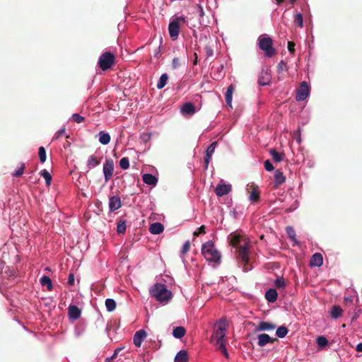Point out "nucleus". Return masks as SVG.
<instances>
[{"instance_id":"f257e3e1","label":"nucleus","mask_w":362,"mask_h":362,"mask_svg":"<svg viewBox=\"0 0 362 362\" xmlns=\"http://www.w3.org/2000/svg\"><path fill=\"white\" fill-rule=\"evenodd\" d=\"M218 328L212 334L211 340L216 341L217 349L223 353V354L228 358V353L226 347V332L227 328V322L225 319H221L217 322Z\"/></svg>"},{"instance_id":"f03ea898","label":"nucleus","mask_w":362,"mask_h":362,"mask_svg":"<svg viewBox=\"0 0 362 362\" xmlns=\"http://www.w3.org/2000/svg\"><path fill=\"white\" fill-rule=\"evenodd\" d=\"M202 254L208 262L219 263L221 261V255L212 240H209L202 245Z\"/></svg>"},{"instance_id":"7ed1b4c3","label":"nucleus","mask_w":362,"mask_h":362,"mask_svg":"<svg viewBox=\"0 0 362 362\" xmlns=\"http://www.w3.org/2000/svg\"><path fill=\"white\" fill-rule=\"evenodd\" d=\"M250 243H243V245L236 249V259L238 264L243 267L244 271L247 272L252 269L250 263Z\"/></svg>"},{"instance_id":"20e7f679","label":"nucleus","mask_w":362,"mask_h":362,"mask_svg":"<svg viewBox=\"0 0 362 362\" xmlns=\"http://www.w3.org/2000/svg\"><path fill=\"white\" fill-rule=\"evenodd\" d=\"M150 293L158 301L167 302L172 298V293L165 284L156 283L150 289Z\"/></svg>"},{"instance_id":"39448f33","label":"nucleus","mask_w":362,"mask_h":362,"mask_svg":"<svg viewBox=\"0 0 362 362\" xmlns=\"http://www.w3.org/2000/svg\"><path fill=\"white\" fill-rule=\"evenodd\" d=\"M257 42L259 49L264 52L267 57L272 58L277 54L273 45V40L267 34L261 35Z\"/></svg>"},{"instance_id":"423d86ee","label":"nucleus","mask_w":362,"mask_h":362,"mask_svg":"<svg viewBox=\"0 0 362 362\" xmlns=\"http://www.w3.org/2000/svg\"><path fill=\"white\" fill-rule=\"evenodd\" d=\"M115 63V56L112 52H103L98 59V66L102 71H105L110 69Z\"/></svg>"},{"instance_id":"0eeeda50","label":"nucleus","mask_w":362,"mask_h":362,"mask_svg":"<svg viewBox=\"0 0 362 362\" xmlns=\"http://www.w3.org/2000/svg\"><path fill=\"white\" fill-rule=\"evenodd\" d=\"M185 23V18L182 16L177 17L171 21L168 25V32L170 38L176 40L180 34L181 25Z\"/></svg>"},{"instance_id":"6e6552de","label":"nucleus","mask_w":362,"mask_h":362,"mask_svg":"<svg viewBox=\"0 0 362 362\" xmlns=\"http://www.w3.org/2000/svg\"><path fill=\"white\" fill-rule=\"evenodd\" d=\"M103 171L105 181H109L112 178L114 172V162L111 158L106 159L103 164Z\"/></svg>"},{"instance_id":"1a4fd4ad","label":"nucleus","mask_w":362,"mask_h":362,"mask_svg":"<svg viewBox=\"0 0 362 362\" xmlns=\"http://www.w3.org/2000/svg\"><path fill=\"white\" fill-rule=\"evenodd\" d=\"M247 192L249 194V200L252 203H258L260 201V191L259 187L252 184L248 185Z\"/></svg>"},{"instance_id":"9d476101","label":"nucleus","mask_w":362,"mask_h":362,"mask_svg":"<svg viewBox=\"0 0 362 362\" xmlns=\"http://www.w3.org/2000/svg\"><path fill=\"white\" fill-rule=\"evenodd\" d=\"M230 243L235 249L241 247L243 243H250V241L247 238L243 235L238 234H230L229 235Z\"/></svg>"},{"instance_id":"9b49d317","label":"nucleus","mask_w":362,"mask_h":362,"mask_svg":"<svg viewBox=\"0 0 362 362\" xmlns=\"http://www.w3.org/2000/svg\"><path fill=\"white\" fill-rule=\"evenodd\" d=\"M272 78L271 70L269 68H263L259 74L258 83L260 86L269 84Z\"/></svg>"},{"instance_id":"f8f14e48","label":"nucleus","mask_w":362,"mask_h":362,"mask_svg":"<svg viewBox=\"0 0 362 362\" xmlns=\"http://www.w3.org/2000/svg\"><path fill=\"white\" fill-rule=\"evenodd\" d=\"M309 93V88L305 81L300 83V88L297 90L296 99L297 101H303L306 99Z\"/></svg>"},{"instance_id":"ddd939ff","label":"nucleus","mask_w":362,"mask_h":362,"mask_svg":"<svg viewBox=\"0 0 362 362\" xmlns=\"http://www.w3.org/2000/svg\"><path fill=\"white\" fill-rule=\"evenodd\" d=\"M146 337V331L144 329H139V331L136 332V333L134 335V337H133L134 344L136 347H140L142 341L144 340V339Z\"/></svg>"},{"instance_id":"4468645a","label":"nucleus","mask_w":362,"mask_h":362,"mask_svg":"<svg viewBox=\"0 0 362 362\" xmlns=\"http://www.w3.org/2000/svg\"><path fill=\"white\" fill-rule=\"evenodd\" d=\"M217 146V141L212 142L206 151V156L204 158L205 168H208V165L211 160V156L214 152V150Z\"/></svg>"},{"instance_id":"2eb2a0df","label":"nucleus","mask_w":362,"mask_h":362,"mask_svg":"<svg viewBox=\"0 0 362 362\" xmlns=\"http://www.w3.org/2000/svg\"><path fill=\"white\" fill-rule=\"evenodd\" d=\"M231 185L226 184L218 185L216 187L215 192L218 197H223L228 194L231 191Z\"/></svg>"},{"instance_id":"dca6fc26","label":"nucleus","mask_w":362,"mask_h":362,"mask_svg":"<svg viewBox=\"0 0 362 362\" xmlns=\"http://www.w3.org/2000/svg\"><path fill=\"white\" fill-rule=\"evenodd\" d=\"M122 206L121 199L117 196H113L109 200V209L110 211H115Z\"/></svg>"},{"instance_id":"f3484780","label":"nucleus","mask_w":362,"mask_h":362,"mask_svg":"<svg viewBox=\"0 0 362 362\" xmlns=\"http://www.w3.org/2000/svg\"><path fill=\"white\" fill-rule=\"evenodd\" d=\"M258 339V345L259 346H264L268 343H274L275 341H276V339H272L271 338L268 334H261L257 336Z\"/></svg>"},{"instance_id":"a211bd4d","label":"nucleus","mask_w":362,"mask_h":362,"mask_svg":"<svg viewBox=\"0 0 362 362\" xmlns=\"http://www.w3.org/2000/svg\"><path fill=\"white\" fill-rule=\"evenodd\" d=\"M181 112L183 115H192L195 113L196 110L192 103H186L181 107Z\"/></svg>"},{"instance_id":"6ab92c4d","label":"nucleus","mask_w":362,"mask_h":362,"mask_svg":"<svg viewBox=\"0 0 362 362\" xmlns=\"http://www.w3.org/2000/svg\"><path fill=\"white\" fill-rule=\"evenodd\" d=\"M323 264V257L320 253H315L310 260V265L313 267H320Z\"/></svg>"},{"instance_id":"aec40b11","label":"nucleus","mask_w":362,"mask_h":362,"mask_svg":"<svg viewBox=\"0 0 362 362\" xmlns=\"http://www.w3.org/2000/svg\"><path fill=\"white\" fill-rule=\"evenodd\" d=\"M81 310L76 305H71L69 307V316L72 320H77L81 316Z\"/></svg>"},{"instance_id":"412c9836","label":"nucleus","mask_w":362,"mask_h":362,"mask_svg":"<svg viewBox=\"0 0 362 362\" xmlns=\"http://www.w3.org/2000/svg\"><path fill=\"white\" fill-rule=\"evenodd\" d=\"M142 180L144 183L155 186L158 182V179L152 174L146 173L142 175Z\"/></svg>"},{"instance_id":"4be33fe9","label":"nucleus","mask_w":362,"mask_h":362,"mask_svg":"<svg viewBox=\"0 0 362 362\" xmlns=\"http://www.w3.org/2000/svg\"><path fill=\"white\" fill-rule=\"evenodd\" d=\"M164 230L163 225L159 222H156L150 226L149 231L151 233L158 235L161 233Z\"/></svg>"},{"instance_id":"5701e85b","label":"nucleus","mask_w":362,"mask_h":362,"mask_svg":"<svg viewBox=\"0 0 362 362\" xmlns=\"http://www.w3.org/2000/svg\"><path fill=\"white\" fill-rule=\"evenodd\" d=\"M102 158H98L95 155L90 156L87 160V167L89 169L93 168L100 165Z\"/></svg>"},{"instance_id":"b1692460","label":"nucleus","mask_w":362,"mask_h":362,"mask_svg":"<svg viewBox=\"0 0 362 362\" xmlns=\"http://www.w3.org/2000/svg\"><path fill=\"white\" fill-rule=\"evenodd\" d=\"M276 328V325L269 322H260L258 325L257 330L258 331H270L274 330Z\"/></svg>"},{"instance_id":"393cba45","label":"nucleus","mask_w":362,"mask_h":362,"mask_svg":"<svg viewBox=\"0 0 362 362\" xmlns=\"http://www.w3.org/2000/svg\"><path fill=\"white\" fill-rule=\"evenodd\" d=\"M286 181V177L284 175L283 173L276 170L274 173V184L276 187H278L282 185Z\"/></svg>"},{"instance_id":"a878e982","label":"nucleus","mask_w":362,"mask_h":362,"mask_svg":"<svg viewBox=\"0 0 362 362\" xmlns=\"http://www.w3.org/2000/svg\"><path fill=\"white\" fill-rule=\"evenodd\" d=\"M278 294L274 288H269L265 293V298L269 303H274L277 300Z\"/></svg>"},{"instance_id":"bb28decb","label":"nucleus","mask_w":362,"mask_h":362,"mask_svg":"<svg viewBox=\"0 0 362 362\" xmlns=\"http://www.w3.org/2000/svg\"><path fill=\"white\" fill-rule=\"evenodd\" d=\"M269 153L272 156V159L277 163L282 161L285 157V154L284 153H279L275 148L270 149Z\"/></svg>"},{"instance_id":"cd10ccee","label":"nucleus","mask_w":362,"mask_h":362,"mask_svg":"<svg viewBox=\"0 0 362 362\" xmlns=\"http://www.w3.org/2000/svg\"><path fill=\"white\" fill-rule=\"evenodd\" d=\"M188 355L185 350L180 351L175 356L174 362H187Z\"/></svg>"},{"instance_id":"c85d7f7f","label":"nucleus","mask_w":362,"mask_h":362,"mask_svg":"<svg viewBox=\"0 0 362 362\" xmlns=\"http://www.w3.org/2000/svg\"><path fill=\"white\" fill-rule=\"evenodd\" d=\"M234 90V88L233 85H230L228 88L227 91L226 93V104L232 107V95Z\"/></svg>"},{"instance_id":"c756f323","label":"nucleus","mask_w":362,"mask_h":362,"mask_svg":"<svg viewBox=\"0 0 362 362\" xmlns=\"http://www.w3.org/2000/svg\"><path fill=\"white\" fill-rule=\"evenodd\" d=\"M343 310L339 305H334L330 311V315L334 319H337L342 315Z\"/></svg>"},{"instance_id":"7c9ffc66","label":"nucleus","mask_w":362,"mask_h":362,"mask_svg":"<svg viewBox=\"0 0 362 362\" xmlns=\"http://www.w3.org/2000/svg\"><path fill=\"white\" fill-rule=\"evenodd\" d=\"M186 330L183 327H176L173 331V335L177 339H181L185 336Z\"/></svg>"},{"instance_id":"2f4dec72","label":"nucleus","mask_w":362,"mask_h":362,"mask_svg":"<svg viewBox=\"0 0 362 362\" xmlns=\"http://www.w3.org/2000/svg\"><path fill=\"white\" fill-rule=\"evenodd\" d=\"M99 136V141L103 144L107 145L110 141V136L108 133H105L103 131L100 132L98 134Z\"/></svg>"},{"instance_id":"473e14b6","label":"nucleus","mask_w":362,"mask_h":362,"mask_svg":"<svg viewBox=\"0 0 362 362\" xmlns=\"http://www.w3.org/2000/svg\"><path fill=\"white\" fill-rule=\"evenodd\" d=\"M40 284L42 286H46L48 291H51L52 289V280L47 276H43L40 279Z\"/></svg>"},{"instance_id":"72a5a7b5","label":"nucleus","mask_w":362,"mask_h":362,"mask_svg":"<svg viewBox=\"0 0 362 362\" xmlns=\"http://www.w3.org/2000/svg\"><path fill=\"white\" fill-rule=\"evenodd\" d=\"M168 80V76L167 74H163L160 78H159V81H158L157 83V85H156V87L158 89H161L163 88L167 83V81Z\"/></svg>"},{"instance_id":"f704fd0d","label":"nucleus","mask_w":362,"mask_h":362,"mask_svg":"<svg viewBox=\"0 0 362 362\" xmlns=\"http://www.w3.org/2000/svg\"><path fill=\"white\" fill-rule=\"evenodd\" d=\"M126 231V221L119 220L117 224V232L118 234H124Z\"/></svg>"},{"instance_id":"c9c22d12","label":"nucleus","mask_w":362,"mask_h":362,"mask_svg":"<svg viewBox=\"0 0 362 362\" xmlns=\"http://www.w3.org/2000/svg\"><path fill=\"white\" fill-rule=\"evenodd\" d=\"M288 332V329L285 326H281L277 328L276 334L279 338H284Z\"/></svg>"},{"instance_id":"e433bc0d","label":"nucleus","mask_w":362,"mask_h":362,"mask_svg":"<svg viewBox=\"0 0 362 362\" xmlns=\"http://www.w3.org/2000/svg\"><path fill=\"white\" fill-rule=\"evenodd\" d=\"M40 175L45 178L46 185L49 186L52 181V176L50 173L47 170L44 169L40 171Z\"/></svg>"},{"instance_id":"4c0bfd02","label":"nucleus","mask_w":362,"mask_h":362,"mask_svg":"<svg viewBox=\"0 0 362 362\" xmlns=\"http://www.w3.org/2000/svg\"><path fill=\"white\" fill-rule=\"evenodd\" d=\"M105 306L109 312H112L116 308V302L111 298H107L105 300Z\"/></svg>"},{"instance_id":"58836bf2","label":"nucleus","mask_w":362,"mask_h":362,"mask_svg":"<svg viewBox=\"0 0 362 362\" xmlns=\"http://www.w3.org/2000/svg\"><path fill=\"white\" fill-rule=\"evenodd\" d=\"M317 344L319 348H324L328 344V340L324 336H320L316 339Z\"/></svg>"},{"instance_id":"ea45409f","label":"nucleus","mask_w":362,"mask_h":362,"mask_svg":"<svg viewBox=\"0 0 362 362\" xmlns=\"http://www.w3.org/2000/svg\"><path fill=\"white\" fill-rule=\"evenodd\" d=\"M286 233L288 236L296 243L298 244V242L296 239V232L292 227L286 228Z\"/></svg>"},{"instance_id":"a19ab883","label":"nucleus","mask_w":362,"mask_h":362,"mask_svg":"<svg viewBox=\"0 0 362 362\" xmlns=\"http://www.w3.org/2000/svg\"><path fill=\"white\" fill-rule=\"evenodd\" d=\"M294 23L298 27L303 26V18L301 13H298L295 15Z\"/></svg>"},{"instance_id":"79ce46f5","label":"nucleus","mask_w":362,"mask_h":362,"mask_svg":"<svg viewBox=\"0 0 362 362\" xmlns=\"http://www.w3.org/2000/svg\"><path fill=\"white\" fill-rule=\"evenodd\" d=\"M119 166L122 169L126 170L129 168V160L127 157H124L119 160Z\"/></svg>"},{"instance_id":"37998d69","label":"nucleus","mask_w":362,"mask_h":362,"mask_svg":"<svg viewBox=\"0 0 362 362\" xmlns=\"http://www.w3.org/2000/svg\"><path fill=\"white\" fill-rule=\"evenodd\" d=\"M39 158L41 163H45L46 160V151L43 146L39 148Z\"/></svg>"},{"instance_id":"c03bdc74","label":"nucleus","mask_w":362,"mask_h":362,"mask_svg":"<svg viewBox=\"0 0 362 362\" xmlns=\"http://www.w3.org/2000/svg\"><path fill=\"white\" fill-rule=\"evenodd\" d=\"M274 284L278 288H283L286 285V281L283 277L277 278Z\"/></svg>"},{"instance_id":"a18cd8bd","label":"nucleus","mask_w":362,"mask_h":362,"mask_svg":"<svg viewBox=\"0 0 362 362\" xmlns=\"http://www.w3.org/2000/svg\"><path fill=\"white\" fill-rule=\"evenodd\" d=\"M287 70V65H286V63L285 62H284L283 60H281L278 66H277V72L278 73H281L283 72L284 71H286Z\"/></svg>"},{"instance_id":"49530a36","label":"nucleus","mask_w":362,"mask_h":362,"mask_svg":"<svg viewBox=\"0 0 362 362\" xmlns=\"http://www.w3.org/2000/svg\"><path fill=\"white\" fill-rule=\"evenodd\" d=\"M25 168V165L24 163H21L19 169L18 170H16L13 174V175L16 177H21L23 174Z\"/></svg>"},{"instance_id":"de8ad7c7","label":"nucleus","mask_w":362,"mask_h":362,"mask_svg":"<svg viewBox=\"0 0 362 362\" xmlns=\"http://www.w3.org/2000/svg\"><path fill=\"white\" fill-rule=\"evenodd\" d=\"M190 249V242L189 240L186 241L185 244L183 245L182 250H181V254L185 255L187 254Z\"/></svg>"},{"instance_id":"09e8293b","label":"nucleus","mask_w":362,"mask_h":362,"mask_svg":"<svg viewBox=\"0 0 362 362\" xmlns=\"http://www.w3.org/2000/svg\"><path fill=\"white\" fill-rule=\"evenodd\" d=\"M72 119L76 123H81L84 121V117L77 113L72 115Z\"/></svg>"},{"instance_id":"8fccbe9b","label":"nucleus","mask_w":362,"mask_h":362,"mask_svg":"<svg viewBox=\"0 0 362 362\" xmlns=\"http://www.w3.org/2000/svg\"><path fill=\"white\" fill-rule=\"evenodd\" d=\"M264 168L266 169V170H267L269 172H271L274 169V165L269 160H267L264 161Z\"/></svg>"},{"instance_id":"3c124183","label":"nucleus","mask_w":362,"mask_h":362,"mask_svg":"<svg viewBox=\"0 0 362 362\" xmlns=\"http://www.w3.org/2000/svg\"><path fill=\"white\" fill-rule=\"evenodd\" d=\"M205 233H206V231H205V226L202 225L197 230H195L193 233V235H194V236L197 237L200 234H204Z\"/></svg>"},{"instance_id":"603ef678","label":"nucleus","mask_w":362,"mask_h":362,"mask_svg":"<svg viewBox=\"0 0 362 362\" xmlns=\"http://www.w3.org/2000/svg\"><path fill=\"white\" fill-rule=\"evenodd\" d=\"M180 66V60L178 57H175L173 59L172 67L173 69H176Z\"/></svg>"},{"instance_id":"864d4df0","label":"nucleus","mask_w":362,"mask_h":362,"mask_svg":"<svg viewBox=\"0 0 362 362\" xmlns=\"http://www.w3.org/2000/svg\"><path fill=\"white\" fill-rule=\"evenodd\" d=\"M205 53L207 57H211L214 54V51L211 46L206 45L204 47Z\"/></svg>"},{"instance_id":"5fc2aeb1","label":"nucleus","mask_w":362,"mask_h":362,"mask_svg":"<svg viewBox=\"0 0 362 362\" xmlns=\"http://www.w3.org/2000/svg\"><path fill=\"white\" fill-rule=\"evenodd\" d=\"M66 133V130L64 128L59 129L58 132H57L55 136L53 137V140L57 139L60 136L64 135Z\"/></svg>"},{"instance_id":"6e6d98bb","label":"nucleus","mask_w":362,"mask_h":362,"mask_svg":"<svg viewBox=\"0 0 362 362\" xmlns=\"http://www.w3.org/2000/svg\"><path fill=\"white\" fill-rule=\"evenodd\" d=\"M295 43L293 42L289 41L288 42V49L291 54H294L295 52Z\"/></svg>"},{"instance_id":"4d7b16f0","label":"nucleus","mask_w":362,"mask_h":362,"mask_svg":"<svg viewBox=\"0 0 362 362\" xmlns=\"http://www.w3.org/2000/svg\"><path fill=\"white\" fill-rule=\"evenodd\" d=\"M74 275L73 273H70L69 274V277H68V281H67V284L69 286H73L74 284Z\"/></svg>"},{"instance_id":"13d9d810","label":"nucleus","mask_w":362,"mask_h":362,"mask_svg":"<svg viewBox=\"0 0 362 362\" xmlns=\"http://www.w3.org/2000/svg\"><path fill=\"white\" fill-rule=\"evenodd\" d=\"M122 348H117L114 351V354L113 355L111 356L112 358H115L117 355L119 353V351L122 350Z\"/></svg>"},{"instance_id":"bf43d9fd","label":"nucleus","mask_w":362,"mask_h":362,"mask_svg":"<svg viewBox=\"0 0 362 362\" xmlns=\"http://www.w3.org/2000/svg\"><path fill=\"white\" fill-rule=\"evenodd\" d=\"M356 350L358 352H362V342L357 344Z\"/></svg>"},{"instance_id":"052dcab7","label":"nucleus","mask_w":362,"mask_h":362,"mask_svg":"<svg viewBox=\"0 0 362 362\" xmlns=\"http://www.w3.org/2000/svg\"><path fill=\"white\" fill-rule=\"evenodd\" d=\"M70 146H71V143L69 141H66V142L64 144V148H66Z\"/></svg>"},{"instance_id":"680f3d73","label":"nucleus","mask_w":362,"mask_h":362,"mask_svg":"<svg viewBox=\"0 0 362 362\" xmlns=\"http://www.w3.org/2000/svg\"><path fill=\"white\" fill-rule=\"evenodd\" d=\"M113 358L112 357L107 358L105 362H111Z\"/></svg>"},{"instance_id":"e2e57ef3","label":"nucleus","mask_w":362,"mask_h":362,"mask_svg":"<svg viewBox=\"0 0 362 362\" xmlns=\"http://www.w3.org/2000/svg\"><path fill=\"white\" fill-rule=\"evenodd\" d=\"M195 59L194 61V64H196L197 63V55L196 53H194Z\"/></svg>"},{"instance_id":"0e129e2a","label":"nucleus","mask_w":362,"mask_h":362,"mask_svg":"<svg viewBox=\"0 0 362 362\" xmlns=\"http://www.w3.org/2000/svg\"><path fill=\"white\" fill-rule=\"evenodd\" d=\"M284 0H276V3H277L278 4H280L283 3V2H284Z\"/></svg>"},{"instance_id":"69168bd1","label":"nucleus","mask_w":362,"mask_h":362,"mask_svg":"<svg viewBox=\"0 0 362 362\" xmlns=\"http://www.w3.org/2000/svg\"><path fill=\"white\" fill-rule=\"evenodd\" d=\"M296 2V0H290V4L293 5Z\"/></svg>"}]
</instances>
